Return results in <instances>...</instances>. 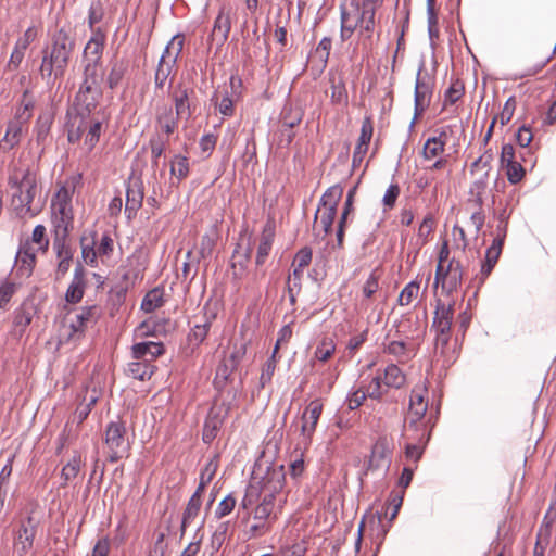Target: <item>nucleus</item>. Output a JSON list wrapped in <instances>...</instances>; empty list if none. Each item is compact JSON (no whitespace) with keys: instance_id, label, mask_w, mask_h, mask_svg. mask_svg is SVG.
<instances>
[{"instance_id":"obj_1","label":"nucleus","mask_w":556,"mask_h":556,"mask_svg":"<svg viewBox=\"0 0 556 556\" xmlns=\"http://www.w3.org/2000/svg\"><path fill=\"white\" fill-rule=\"evenodd\" d=\"M377 9L370 1L351 0L348 4H341L340 38L344 42L357 31V46L364 55L368 56L374 47V31L376 27Z\"/></svg>"},{"instance_id":"obj_2","label":"nucleus","mask_w":556,"mask_h":556,"mask_svg":"<svg viewBox=\"0 0 556 556\" xmlns=\"http://www.w3.org/2000/svg\"><path fill=\"white\" fill-rule=\"evenodd\" d=\"M76 40L70 28H59L51 35L50 43L42 50L40 75L48 84L62 79L68 67Z\"/></svg>"},{"instance_id":"obj_3","label":"nucleus","mask_w":556,"mask_h":556,"mask_svg":"<svg viewBox=\"0 0 556 556\" xmlns=\"http://www.w3.org/2000/svg\"><path fill=\"white\" fill-rule=\"evenodd\" d=\"M9 186L13 189L11 205L18 217H35L41 211L40 204H34L37 194V174L30 167L14 169L9 176Z\"/></svg>"},{"instance_id":"obj_4","label":"nucleus","mask_w":556,"mask_h":556,"mask_svg":"<svg viewBox=\"0 0 556 556\" xmlns=\"http://www.w3.org/2000/svg\"><path fill=\"white\" fill-rule=\"evenodd\" d=\"M285 481L286 472L282 465L269 467L258 482V491L256 492V489L251 485L241 502V506L248 509L254 504V496H257L261 501L279 504V506L283 507L286 503V496L282 494Z\"/></svg>"},{"instance_id":"obj_5","label":"nucleus","mask_w":556,"mask_h":556,"mask_svg":"<svg viewBox=\"0 0 556 556\" xmlns=\"http://www.w3.org/2000/svg\"><path fill=\"white\" fill-rule=\"evenodd\" d=\"M83 81L75 97V101L77 108H81L88 113H92L102 97L101 83L103 80L104 71L102 62L83 61Z\"/></svg>"},{"instance_id":"obj_6","label":"nucleus","mask_w":556,"mask_h":556,"mask_svg":"<svg viewBox=\"0 0 556 556\" xmlns=\"http://www.w3.org/2000/svg\"><path fill=\"white\" fill-rule=\"evenodd\" d=\"M282 506L261 501L252 510V523L247 530L248 540H255L270 533L281 515Z\"/></svg>"},{"instance_id":"obj_7","label":"nucleus","mask_w":556,"mask_h":556,"mask_svg":"<svg viewBox=\"0 0 556 556\" xmlns=\"http://www.w3.org/2000/svg\"><path fill=\"white\" fill-rule=\"evenodd\" d=\"M454 318V303L445 304L437 300L432 329L435 331V346L443 352L451 339V330Z\"/></svg>"},{"instance_id":"obj_8","label":"nucleus","mask_w":556,"mask_h":556,"mask_svg":"<svg viewBox=\"0 0 556 556\" xmlns=\"http://www.w3.org/2000/svg\"><path fill=\"white\" fill-rule=\"evenodd\" d=\"M126 427L122 420L111 421L105 429L104 443L109 448V460L116 463L127 451Z\"/></svg>"},{"instance_id":"obj_9","label":"nucleus","mask_w":556,"mask_h":556,"mask_svg":"<svg viewBox=\"0 0 556 556\" xmlns=\"http://www.w3.org/2000/svg\"><path fill=\"white\" fill-rule=\"evenodd\" d=\"M241 78L232 75L229 79V88L225 87L223 90H216L213 94L212 101L224 116L233 114V103L241 96Z\"/></svg>"},{"instance_id":"obj_10","label":"nucleus","mask_w":556,"mask_h":556,"mask_svg":"<svg viewBox=\"0 0 556 556\" xmlns=\"http://www.w3.org/2000/svg\"><path fill=\"white\" fill-rule=\"evenodd\" d=\"M170 98L178 117L189 119L195 112V91L187 84L178 83L170 92Z\"/></svg>"},{"instance_id":"obj_11","label":"nucleus","mask_w":556,"mask_h":556,"mask_svg":"<svg viewBox=\"0 0 556 556\" xmlns=\"http://www.w3.org/2000/svg\"><path fill=\"white\" fill-rule=\"evenodd\" d=\"M39 521L28 514L20 520L18 529L14 536V548L22 556L27 554L34 545Z\"/></svg>"},{"instance_id":"obj_12","label":"nucleus","mask_w":556,"mask_h":556,"mask_svg":"<svg viewBox=\"0 0 556 556\" xmlns=\"http://www.w3.org/2000/svg\"><path fill=\"white\" fill-rule=\"evenodd\" d=\"M433 88V78L427 73L421 74V71H419L417 74L415 85V112L412 125H414L415 121L418 117H420L424 114V112L429 108L431 103Z\"/></svg>"},{"instance_id":"obj_13","label":"nucleus","mask_w":556,"mask_h":556,"mask_svg":"<svg viewBox=\"0 0 556 556\" xmlns=\"http://www.w3.org/2000/svg\"><path fill=\"white\" fill-rule=\"evenodd\" d=\"M393 451L394 443L392 438H388L387 435L379 437L371 447L368 469H388L392 462Z\"/></svg>"},{"instance_id":"obj_14","label":"nucleus","mask_w":556,"mask_h":556,"mask_svg":"<svg viewBox=\"0 0 556 556\" xmlns=\"http://www.w3.org/2000/svg\"><path fill=\"white\" fill-rule=\"evenodd\" d=\"M101 315L102 309L96 304L83 307L76 315L75 320L71 323L70 328L72 331L68 334V340L80 339L89 326L97 324Z\"/></svg>"},{"instance_id":"obj_15","label":"nucleus","mask_w":556,"mask_h":556,"mask_svg":"<svg viewBox=\"0 0 556 556\" xmlns=\"http://www.w3.org/2000/svg\"><path fill=\"white\" fill-rule=\"evenodd\" d=\"M247 354V344L235 341L228 355H225L216 369V379L226 381L235 372Z\"/></svg>"},{"instance_id":"obj_16","label":"nucleus","mask_w":556,"mask_h":556,"mask_svg":"<svg viewBox=\"0 0 556 556\" xmlns=\"http://www.w3.org/2000/svg\"><path fill=\"white\" fill-rule=\"evenodd\" d=\"M252 245L250 242L244 244L242 241L236 244L232 252L230 267L232 269V280L237 289H240V282L247 274L248 265L251 260Z\"/></svg>"},{"instance_id":"obj_17","label":"nucleus","mask_w":556,"mask_h":556,"mask_svg":"<svg viewBox=\"0 0 556 556\" xmlns=\"http://www.w3.org/2000/svg\"><path fill=\"white\" fill-rule=\"evenodd\" d=\"M77 110L86 132L85 144L88 147V150L91 151L99 142L102 131V119L96 114L91 115V113H88L81 108H77Z\"/></svg>"},{"instance_id":"obj_18","label":"nucleus","mask_w":556,"mask_h":556,"mask_svg":"<svg viewBox=\"0 0 556 556\" xmlns=\"http://www.w3.org/2000/svg\"><path fill=\"white\" fill-rule=\"evenodd\" d=\"M274 241V232L271 230L264 229L261 236L260 244L257 247L256 257H255V266L256 270L251 279V287L255 286L256 282L264 278L265 270L260 269L266 262L267 256L273 247Z\"/></svg>"},{"instance_id":"obj_19","label":"nucleus","mask_w":556,"mask_h":556,"mask_svg":"<svg viewBox=\"0 0 556 556\" xmlns=\"http://www.w3.org/2000/svg\"><path fill=\"white\" fill-rule=\"evenodd\" d=\"M227 409L224 406H213L205 419L202 440L210 444L217 437L226 416Z\"/></svg>"},{"instance_id":"obj_20","label":"nucleus","mask_w":556,"mask_h":556,"mask_svg":"<svg viewBox=\"0 0 556 556\" xmlns=\"http://www.w3.org/2000/svg\"><path fill=\"white\" fill-rule=\"evenodd\" d=\"M106 34L102 28L93 29L92 36L87 41L83 51V61L102 62Z\"/></svg>"},{"instance_id":"obj_21","label":"nucleus","mask_w":556,"mask_h":556,"mask_svg":"<svg viewBox=\"0 0 556 556\" xmlns=\"http://www.w3.org/2000/svg\"><path fill=\"white\" fill-rule=\"evenodd\" d=\"M321 412L323 404L319 400L312 401L303 412L301 417V433L306 441H309L314 434Z\"/></svg>"},{"instance_id":"obj_22","label":"nucleus","mask_w":556,"mask_h":556,"mask_svg":"<svg viewBox=\"0 0 556 556\" xmlns=\"http://www.w3.org/2000/svg\"><path fill=\"white\" fill-rule=\"evenodd\" d=\"M143 185L139 179L130 180L126 189L125 214L128 219L136 216L143 202Z\"/></svg>"},{"instance_id":"obj_23","label":"nucleus","mask_w":556,"mask_h":556,"mask_svg":"<svg viewBox=\"0 0 556 556\" xmlns=\"http://www.w3.org/2000/svg\"><path fill=\"white\" fill-rule=\"evenodd\" d=\"M27 123L21 118H13L8 123L5 134L0 141V149L8 152L20 144Z\"/></svg>"},{"instance_id":"obj_24","label":"nucleus","mask_w":556,"mask_h":556,"mask_svg":"<svg viewBox=\"0 0 556 556\" xmlns=\"http://www.w3.org/2000/svg\"><path fill=\"white\" fill-rule=\"evenodd\" d=\"M430 435L431 429L426 426H422V429L419 432H415L414 435H409L408 439L412 440V442L407 443L405 446L406 458L417 463L424 454V450L430 439Z\"/></svg>"},{"instance_id":"obj_25","label":"nucleus","mask_w":556,"mask_h":556,"mask_svg":"<svg viewBox=\"0 0 556 556\" xmlns=\"http://www.w3.org/2000/svg\"><path fill=\"white\" fill-rule=\"evenodd\" d=\"M85 286V268L81 264H78L75 267L73 280L65 293L66 302L71 304L79 303L84 296Z\"/></svg>"},{"instance_id":"obj_26","label":"nucleus","mask_w":556,"mask_h":556,"mask_svg":"<svg viewBox=\"0 0 556 556\" xmlns=\"http://www.w3.org/2000/svg\"><path fill=\"white\" fill-rule=\"evenodd\" d=\"M65 219L61 223H56L55 227V238L53 241V247L56 251V256L59 260H73V251L71 247L66 243V238L68 236L70 226L65 225Z\"/></svg>"},{"instance_id":"obj_27","label":"nucleus","mask_w":556,"mask_h":556,"mask_svg":"<svg viewBox=\"0 0 556 556\" xmlns=\"http://www.w3.org/2000/svg\"><path fill=\"white\" fill-rule=\"evenodd\" d=\"M181 117H178L176 113H174L173 108L168 104H164L162 108L157 109L155 115L156 125L160 126L165 137H169L177 128L178 121Z\"/></svg>"},{"instance_id":"obj_28","label":"nucleus","mask_w":556,"mask_h":556,"mask_svg":"<svg viewBox=\"0 0 556 556\" xmlns=\"http://www.w3.org/2000/svg\"><path fill=\"white\" fill-rule=\"evenodd\" d=\"M131 351L134 359H148L151 363L161 356L165 349L161 342L147 341L134 344Z\"/></svg>"},{"instance_id":"obj_29","label":"nucleus","mask_w":556,"mask_h":556,"mask_svg":"<svg viewBox=\"0 0 556 556\" xmlns=\"http://www.w3.org/2000/svg\"><path fill=\"white\" fill-rule=\"evenodd\" d=\"M231 29V20L229 11L222 9L215 18L214 26L211 33L212 40L223 45L227 41Z\"/></svg>"},{"instance_id":"obj_30","label":"nucleus","mask_w":556,"mask_h":556,"mask_svg":"<svg viewBox=\"0 0 556 556\" xmlns=\"http://www.w3.org/2000/svg\"><path fill=\"white\" fill-rule=\"evenodd\" d=\"M56 203H52V206L54 208V225L56 223H61L63 219L65 222V225H72L73 217L70 215L67 208L70 205L71 197L68 193V190L65 187H62L58 193H56Z\"/></svg>"},{"instance_id":"obj_31","label":"nucleus","mask_w":556,"mask_h":556,"mask_svg":"<svg viewBox=\"0 0 556 556\" xmlns=\"http://www.w3.org/2000/svg\"><path fill=\"white\" fill-rule=\"evenodd\" d=\"M428 409V404H409L406 422H408V431L419 432L422 426L428 427L427 422L424 421Z\"/></svg>"},{"instance_id":"obj_32","label":"nucleus","mask_w":556,"mask_h":556,"mask_svg":"<svg viewBox=\"0 0 556 556\" xmlns=\"http://www.w3.org/2000/svg\"><path fill=\"white\" fill-rule=\"evenodd\" d=\"M155 366L148 359H136L128 364L127 375L134 379L144 381L151 378Z\"/></svg>"},{"instance_id":"obj_33","label":"nucleus","mask_w":556,"mask_h":556,"mask_svg":"<svg viewBox=\"0 0 556 556\" xmlns=\"http://www.w3.org/2000/svg\"><path fill=\"white\" fill-rule=\"evenodd\" d=\"M81 454L75 451L71 459L64 465L61 470V478L63 479L62 486H66L70 481L75 479L84 466Z\"/></svg>"},{"instance_id":"obj_34","label":"nucleus","mask_w":556,"mask_h":556,"mask_svg":"<svg viewBox=\"0 0 556 556\" xmlns=\"http://www.w3.org/2000/svg\"><path fill=\"white\" fill-rule=\"evenodd\" d=\"M184 43H185L184 35L178 34V35L174 36L170 39V41L166 45V47L162 53L161 60L168 62L169 65H176L177 60L182 52Z\"/></svg>"},{"instance_id":"obj_35","label":"nucleus","mask_w":556,"mask_h":556,"mask_svg":"<svg viewBox=\"0 0 556 556\" xmlns=\"http://www.w3.org/2000/svg\"><path fill=\"white\" fill-rule=\"evenodd\" d=\"M551 531L552 521H546L545 518L538 531L532 556H545V552L551 542Z\"/></svg>"},{"instance_id":"obj_36","label":"nucleus","mask_w":556,"mask_h":556,"mask_svg":"<svg viewBox=\"0 0 556 556\" xmlns=\"http://www.w3.org/2000/svg\"><path fill=\"white\" fill-rule=\"evenodd\" d=\"M169 139L165 137L163 134H154L149 139V148L151 151V163L153 167L159 165L160 157L164 154Z\"/></svg>"},{"instance_id":"obj_37","label":"nucleus","mask_w":556,"mask_h":556,"mask_svg":"<svg viewBox=\"0 0 556 556\" xmlns=\"http://www.w3.org/2000/svg\"><path fill=\"white\" fill-rule=\"evenodd\" d=\"M202 506V500H199L197 496H191L187 503V506L182 514L180 534L181 536L185 534L186 529L190 526L194 519L199 516L200 509Z\"/></svg>"},{"instance_id":"obj_38","label":"nucleus","mask_w":556,"mask_h":556,"mask_svg":"<svg viewBox=\"0 0 556 556\" xmlns=\"http://www.w3.org/2000/svg\"><path fill=\"white\" fill-rule=\"evenodd\" d=\"M446 143V134L442 131L439 137L429 138L422 149L426 160H432L443 153Z\"/></svg>"},{"instance_id":"obj_39","label":"nucleus","mask_w":556,"mask_h":556,"mask_svg":"<svg viewBox=\"0 0 556 556\" xmlns=\"http://www.w3.org/2000/svg\"><path fill=\"white\" fill-rule=\"evenodd\" d=\"M53 123V115L50 112H42L34 127V132L36 136V141L40 144L43 143L50 132L51 125Z\"/></svg>"},{"instance_id":"obj_40","label":"nucleus","mask_w":556,"mask_h":556,"mask_svg":"<svg viewBox=\"0 0 556 556\" xmlns=\"http://www.w3.org/2000/svg\"><path fill=\"white\" fill-rule=\"evenodd\" d=\"M382 382L388 388L400 389L405 384L406 377L395 364H390L384 369Z\"/></svg>"},{"instance_id":"obj_41","label":"nucleus","mask_w":556,"mask_h":556,"mask_svg":"<svg viewBox=\"0 0 556 556\" xmlns=\"http://www.w3.org/2000/svg\"><path fill=\"white\" fill-rule=\"evenodd\" d=\"M17 262L21 263L18 269L22 270L23 274L29 276L33 273L36 264V255L28 242L20 249L17 253Z\"/></svg>"},{"instance_id":"obj_42","label":"nucleus","mask_w":556,"mask_h":556,"mask_svg":"<svg viewBox=\"0 0 556 556\" xmlns=\"http://www.w3.org/2000/svg\"><path fill=\"white\" fill-rule=\"evenodd\" d=\"M343 195V187L339 184L331 186L326 190L320 199V207L337 211L338 204Z\"/></svg>"},{"instance_id":"obj_43","label":"nucleus","mask_w":556,"mask_h":556,"mask_svg":"<svg viewBox=\"0 0 556 556\" xmlns=\"http://www.w3.org/2000/svg\"><path fill=\"white\" fill-rule=\"evenodd\" d=\"M128 68L127 62L124 60H116L112 63L110 73L108 75V86L110 89H115L124 78Z\"/></svg>"},{"instance_id":"obj_44","label":"nucleus","mask_w":556,"mask_h":556,"mask_svg":"<svg viewBox=\"0 0 556 556\" xmlns=\"http://www.w3.org/2000/svg\"><path fill=\"white\" fill-rule=\"evenodd\" d=\"M163 295L164 292L162 289L154 288L150 290L142 300L141 308L146 313L154 312L156 308L161 307L164 304Z\"/></svg>"},{"instance_id":"obj_45","label":"nucleus","mask_w":556,"mask_h":556,"mask_svg":"<svg viewBox=\"0 0 556 556\" xmlns=\"http://www.w3.org/2000/svg\"><path fill=\"white\" fill-rule=\"evenodd\" d=\"M35 313V305L31 302H24L15 313V326L26 328L31 323Z\"/></svg>"},{"instance_id":"obj_46","label":"nucleus","mask_w":556,"mask_h":556,"mask_svg":"<svg viewBox=\"0 0 556 556\" xmlns=\"http://www.w3.org/2000/svg\"><path fill=\"white\" fill-rule=\"evenodd\" d=\"M303 114L301 110L293 109L292 106H285L281 113L280 127L281 128H293L298 126L302 121Z\"/></svg>"},{"instance_id":"obj_47","label":"nucleus","mask_w":556,"mask_h":556,"mask_svg":"<svg viewBox=\"0 0 556 556\" xmlns=\"http://www.w3.org/2000/svg\"><path fill=\"white\" fill-rule=\"evenodd\" d=\"M170 174L179 181L189 175V161L186 156L177 154L170 161Z\"/></svg>"},{"instance_id":"obj_48","label":"nucleus","mask_w":556,"mask_h":556,"mask_svg":"<svg viewBox=\"0 0 556 556\" xmlns=\"http://www.w3.org/2000/svg\"><path fill=\"white\" fill-rule=\"evenodd\" d=\"M211 326L212 321L208 317H206L203 324L195 325L188 334L189 342L195 345L202 343L207 337Z\"/></svg>"},{"instance_id":"obj_49","label":"nucleus","mask_w":556,"mask_h":556,"mask_svg":"<svg viewBox=\"0 0 556 556\" xmlns=\"http://www.w3.org/2000/svg\"><path fill=\"white\" fill-rule=\"evenodd\" d=\"M382 271L379 268H375L363 286V295L365 299H372L375 293L379 290V280Z\"/></svg>"},{"instance_id":"obj_50","label":"nucleus","mask_w":556,"mask_h":556,"mask_svg":"<svg viewBox=\"0 0 556 556\" xmlns=\"http://www.w3.org/2000/svg\"><path fill=\"white\" fill-rule=\"evenodd\" d=\"M348 91L345 88V84L342 79L338 81L333 78L331 79V102L333 104H348Z\"/></svg>"},{"instance_id":"obj_51","label":"nucleus","mask_w":556,"mask_h":556,"mask_svg":"<svg viewBox=\"0 0 556 556\" xmlns=\"http://www.w3.org/2000/svg\"><path fill=\"white\" fill-rule=\"evenodd\" d=\"M464 93V84L459 79L453 80L444 93V105L456 103Z\"/></svg>"},{"instance_id":"obj_52","label":"nucleus","mask_w":556,"mask_h":556,"mask_svg":"<svg viewBox=\"0 0 556 556\" xmlns=\"http://www.w3.org/2000/svg\"><path fill=\"white\" fill-rule=\"evenodd\" d=\"M35 106V101L29 91H24L21 101V106L17 110L15 118H21L23 122L28 123L31 117V111Z\"/></svg>"},{"instance_id":"obj_53","label":"nucleus","mask_w":556,"mask_h":556,"mask_svg":"<svg viewBox=\"0 0 556 556\" xmlns=\"http://www.w3.org/2000/svg\"><path fill=\"white\" fill-rule=\"evenodd\" d=\"M175 65H169L164 60L159 61L157 68L154 76V84L157 89H163L169 75L173 73Z\"/></svg>"},{"instance_id":"obj_54","label":"nucleus","mask_w":556,"mask_h":556,"mask_svg":"<svg viewBox=\"0 0 556 556\" xmlns=\"http://www.w3.org/2000/svg\"><path fill=\"white\" fill-rule=\"evenodd\" d=\"M419 283L417 281H410L405 286L399 295V304L402 306L409 305L419 294Z\"/></svg>"},{"instance_id":"obj_55","label":"nucleus","mask_w":556,"mask_h":556,"mask_svg":"<svg viewBox=\"0 0 556 556\" xmlns=\"http://www.w3.org/2000/svg\"><path fill=\"white\" fill-rule=\"evenodd\" d=\"M336 352V344L332 339L324 338L315 351V357L320 362H327Z\"/></svg>"},{"instance_id":"obj_56","label":"nucleus","mask_w":556,"mask_h":556,"mask_svg":"<svg viewBox=\"0 0 556 556\" xmlns=\"http://www.w3.org/2000/svg\"><path fill=\"white\" fill-rule=\"evenodd\" d=\"M464 277V271H456L451 269H445V279L443 282V290H446L448 293L456 291L458 287H460Z\"/></svg>"},{"instance_id":"obj_57","label":"nucleus","mask_w":556,"mask_h":556,"mask_svg":"<svg viewBox=\"0 0 556 556\" xmlns=\"http://www.w3.org/2000/svg\"><path fill=\"white\" fill-rule=\"evenodd\" d=\"M319 213H320V224H321L323 230L325 231V233H329L332 230V225H333V222H334V218L337 215V211L331 210V208H324L321 211V207L319 205L316 211L315 217H314L315 223L317 222Z\"/></svg>"},{"instance_id":"obj_58","label":"nucleus","mask_w":556,"mask_h":556,"mask_svg":"<svg viewBox=\"0 0 556 556\" xmlns=\"http://www.w3.org/2000/svg\"><path fill=\"white\" fill-rule=\"evenodd\" d=\"M489 170H485L484 176L476 180L470 189V193L476 197L475 203L478 207H482L483 194L488 188Z\"/></svg>"},{"instance_id":"obj_59","label":"nucleus","mask_w":556,"mask_h":556,"mask_svg":"<svg viewBox=\"0 0 556 556\" xmlns=\"http://www.w3.org/2000/svg\"><path fill=\"white\" fill-rule=\"evenodd\" d=\"M504 167L506 168L507 180L511 185L520 182L526 175V170L519 162L507 164Z\"/></svg>"},{"instance_id":"obj_60","label":"nucleus","mask_w":556,"mask_h":556,"mask_svg":"<svg viewBox=\"0 0 556 556\" xmlns=\"http://www.w3.org/2000/svg\"><path fill=\"white\" fill-rule=\"evenodd\" d=\"M276 355L277 354L273 353L271 356L266 361V363L263 367V370H262V374L260 377L261 388H264L273 379L274 372L276 370V365H277Z\"/></svg>"},{"instance_id":"obj_61","label":"nucleus","mask_w":556,"mask_h":556,"mask_svg":"<svg viewBox=\"0 0 556 556\" xmlns=\"http://www.w3.org/2000/svg\"><path fill=\"white\" fill-rule=\"evenodd\" d=\"M312 257V249L308 247H304L301 250H299L298 253L295 254L294 260L292 262V267L304 270V268H306L311 264Z\"/></svg>"},{"instance_id":"obj_62","label":"nucleus","mask_w":556,"mask_h":556,"mask_svg":"<svg viewBox=\"0 0 556 556\" xmlns=\"http://www.w3.org/2000/svg\"><path fill=\"white\" fill-rule=\"evenodd\" d=\"M374 134V124L371 117L367 116L363 119L361 127V135L357 140V144L369 147L371 137Z\"/></svg>"},{"instance_id":"obj_63","label":"nucleus","mask_w":556,"mask_h":556,"mask_svg":"<svg viewBox=\"0 0 556 556\" xmlns=\"http://www.w3.org/2000/svg\"><path fill=\"white\" fill-rule=\"evenodd\" d=\"M236 503L237 501L232 494L227 495L219 502L215 510V517L222 519L225 516L229 515L233 510Z\"/></svg>"},{"instance_id":"obj_64","label":"nucleus","mask_w":556,"mask_h":556,"mask_svg":"<svg viewBox=\"0 0 556 556\" xmlns=\"http://www.w3.org/2000/svg\"><path fill=\"white\" fill-rule=\"evenodd\" d=\"M219 466V456L214 455L204 466L200 473V479L206 482H211L218 469Z\"/></svg>"}]
</instances>
